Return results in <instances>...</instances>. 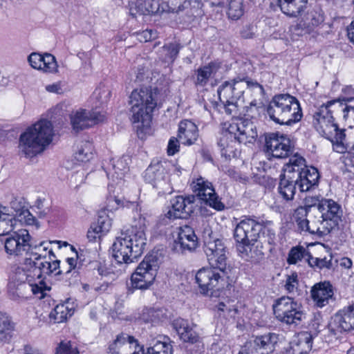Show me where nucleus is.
I'll return each mask as SVG.
<instances>
[{
    "mask_svg": "<svg viewBox=\"0 0 354 354\" xmlns=\"http://www.w3.org/2000/svg\"><path fill=\"white\" fill-rule=\"evenodd\" d=\"M198 136V127L191 120H182L178 124V138L183 145H193Z\"/></svg>",
    "mask_w": 354,
    "mask_h": 354,
    "instance_id": "nucleus-28",
    "label": "nucleus"
},
{
    "mask_svg": "<svg viewBox=\"0 0 354 354\" xmlns=\"http://www.w3.org/2000/svg\"><path fill=\"white\" fill-rule=\"evenodd\" d=\"M104 236L102 233L100 232L93 225L91 226L90 229L87 232V238L90 241H95L97 238H100Z\"/></svg>",
    "mask_w": 354,
    "mask_h": 354,
    "instance_id": "nucleus-62",
    "label": "nucleus"
},
{
    "mask_svg": "<svg viewBox=\"0 0 354 354\" xmlns=\"http://www.w3.org/2000/svg\"><path fill=\"white\" fill-rule=\"evenodd\" d=\"M279 335L268 333L254 337L252 354H275Z\"/></svg>",
    "mask_w": 354,
    "mask_h": 354,
    "instance_id": "nucleus-21",
    "label": "nucleus"
},
{
    "mask_svg": "<svg viewBox=\"0 0 354 354\" xmlns=\"http://www.w3.org/2000/svg\"><path fill=\"white\" fill-rule=\"evenodd\" d=\"M304 21L311 26H317L324 21V15L319 8L308 9L304 15Z\"/></svg>",
    "mask_w": 354,
    "mask_h": 354,
    "instance_id": "nucleus-46",
    "label": "nucleus"
},
{
    "mask_svg": "<svg viewBox=\"0 0 354 354\" xmlns=\"http://www.w3.org/2000/svg\"><path fill=\"white\" fill-rule=\"evenodd\" d=\"M163 317L162 310L156 308H147L143 310L142 319L145 322L156 323Z\"/></svg>",
    "mask_w": 354,
    "mask_h": 354,
    "instance_id": "nucleus-50",
    "label": "nucleus"
},
{
    "mask_svg": "<svg viewBox=\"0 0 354 354\" xmlns=\"http://www.w3.org/2000/svg\"><path fill=\"white\" fill-rule=\"evenodd\" d=\"M203 250L206 254L209 265L220 271L223 272L227 268V251L222 240L205 241Z\"/></svg>",
    "mask_w": 354,
    "mask_h": 354,
    "instance_id": "nucleus-16",
    "label": "nucleus"
},
{
    "mask_svg": "<svg viewBox=\"0 0 354 354\" xmlns=\"http://www.w3.org/2000/svg\"><path fill=\"white\" fill-rule=\"evenodd\" d=\"M281 10L290 17L302 16L308 0H278Z\"/></svg>",
    "mask_w": 354,
    "mask_h": 354,
    "instance_id": "nucleus-30",
    "label": "nucleus"
},
{
    "mask_svg": "<svg viewBox=\"0 0 354 354\" xmlns=\"http://www.w3.org/2000/svg\"><path fill=\"white\" fill-rule=\"evenodd\" d=\"M77 346L71 341L61 342L56 348L55 354H79Z\"/></svg>",
    "mask_w": 354,
    "mask_h": 354,
    "instance_id": "nucleus-51",
    "label": "nucleus"
},
{
    "mask_svg": "<svg viewBox=\"0 0 354 354\" xmlns=\"http://www.w3.org/2000/svg\"><path fill=\"white\" fill-rule=\"evenodd\" d=\"M12 324L10 317L2 312H0V340L7 342L11 337Z\"/></svg>",
    "mask_w": 354,
    "mask_h": 354,
    "instance_id": "nucleus-47",
    "label": "nucleus"
},
{
    "mask_svg": "<svg viewBox=\"0 0 354 354\" xmlns=\"http://www.w3.org/2000/svg\"><path fill=\"white\" fill-rule=\"evenodd\" d=\"M158 3L154 0H138L136 3V10L140 15H152L158 10Z\"/></svg>",
    "mask_w": 354,
    "mask_h": 354,
    "instance_id": "nucleus-44",
    "label": "nucleus"
},
{
    "mask_svg": "<svg viewBox=\"0 0 354 354\" xmlns=\"http://www.w3.org/2000/svg\"><path fill=\"white\" fill-rule=\"evenodd\" d=\"M173 326L183 342L191 344L198 342V333L189 326L187 320L178 318L174 320Z\"/></svg>",
    "mask_w": 354,
    "mask_h": 354,
    "instance_id": "nucleus-29",
    "label": "nucleus"
},
{
    "mask_svg": "<svg viewBox=\"0 0 354 354\" xmlns=\"http://www.w3.org/2000/svg\"><path fill=\"white\" fill-rule=\"evenodd\" d=\"M158 95L157 88L143 87L132 91L129 97L131 120L138 124V128L150 126L151 113L157 106Z\"/></svg>",
    "mask_w": 354,
    "mask_h": 354,
    "instance_id": "nucleus-6",
    "label": "nucleus"
},
{
    "mask_svg": "<svg viewBox=\"0 0 354 354\" xmlns=\"http://www.w3.org/2000/svg\"><path fill=\"white\" fill-rule=\"evenodd\" d=\"M278 187L279 194L286 201H292L296 192L297 180L288 174H281Z\"/></svg>",
    "mask_w": 354,
    "mask_h": 354,
    "instance_id": "nucleus-32",
    "label": "nucleus"
},
{
    "mask_svg": "<svg viewBox=\"0 0 354 354\" xmlns=\"http://www.w3.org/2000/svg\"><path fill=\"white\" fill-rule=\"evenodd\" d=\"M190 186L196 195H189L187 197L178 196L174 198L171 201V207L165 214L168 218H187L198 207L197 200L203 201L217 211L225 209V205L215 192L212 183L203 177H199L194 180Z\"/></svg>",
    "mask_w": 354,
    "mask_h": 354,
    "instance_id": "nucleus-1",
    "label": "nucleus"
},
{
    "mask_svg": "<svg viewBox=\"0 0 354 354\" xmlns=\"http://www.w3.org/2000/svg\"><path fill=\"white\" fill-rule=\"evenodd\" d=\"M46 275H44L42 277V278H41V279L35 277V279H37L39 280L38 282H39V285H38L37 283H32L33 280L31 282L28 283V288L30 289V290L32 291L33 295H36L39 293H42L43 290H44V279L46 278Z\"/></svg>",
    "mask_w": 354,
    "mask_h": 354,
    "instance_id": "nucleus-58",
    "label": "nucleus"
},
{
    "mask_svg": "<svg viewBox=\"0 0 354 354\" xmlns=\"http://www.w3.org/2000/svg\"><path fill=\"white\" fill-rule=\"evenodd\" d=\"M136 344H138L137 340L133 337L121 333L117 336L113 343L109 346V353L111 354H122L119 351L120 346H129L131 347V346H134Z\"/></svg>",
    "mask_w": 354,
    "mask_h": 354,
    "instance_id": "nucleus-41",
    "label": "nucleus"
},
{
    "mask_svg": "<svg viewBox=\"0 0 354 354\" xmlns=\"http://www.w3.org/2000/svg\"><path fill=\"white\" fill-rule=\"evenodd\" d=\"M104 119V115L96 110L80 109L72 111L70 120L72 129L76 133L89 128Z\"/></svg>",
    "mask_w": 354,
    "mask_h": 354,
    "instance_id": "nucleus-18",
    "label": "nucleus"
},
{
    "mask_svg": "<svg viewBox=\"0 0 354 354\" xmlns=\"http://www.w3.org/2000/svg\"><path fill=\"white\" fill-rule=\"evenodd\" d=\"M243 14V0H229L227 15L232 19L236 20Z\"/></svg>",
    "mask_w": 354,
    "mask_h": 354,
    "instance_id": "nucleus-49",
    "label": "nucleus"
},
{
    "mask_svg": "<svg viewBox=\"0 0 354 354\" xmlns=\"http://www.w3.org/2000/svg\"><path fill=\"white\" fill-rule=\"evenodd\" d=\"M219 68V65L215 62H210L207 65L200 67L196 71V80L195 83L200 86H205L212 74Z\"/></svg>",
    "mask_w": 354,
    "mask_h": 354,
    "instance_id": "nucleus-36",
    "label": "nucleus"
},
{
    "mask_svg": "<svg viewBox=\"0 0 354 354\" xmlns=\"http://www.w3.org/2000/svg\"><path fill=\"white\" fill-rule=\"evenodd\" d=\"M335 227H336L330 225L328 220L319 216V213L315 210L314 214L309 216V224L304 232L322 236L329 234Z\"/></svg>",
    "mask_w": 354,
    "mask_h": 354,
    "instance_id": "nucleus-27",
    "label": "nucleus"
},
{
    "mask_svg": "<svg viewBox=\"0 0 354 354\" xmlns=\"http://www.w3.org/2000/svg\"><path fill=\"white\" fill-rule=\"evenodd\" d=\"M93 146L88 141H82L77 147L75 157L80 162H88L93 158Z\"/></svg>",
    "mask_w": 354,
    "mask_h": 354,
    "instance_id": "nucleus-42",
    "label": "nucleus"
},
{
    "mask_svg": "<svg viewBox=\"0 0 354 354\" xmlns=\"http://www.w3.org/2000/svg\"><path fill=\"white\" fill-rule=\"evenodd\" d=\"M310 212L304 206L298 207L293 214V216L297 225L298 230L304 232L309 224V218H307L308 214Z\"/></svg>",
    "mask_w": 354,
    "mask_h": 354,
    "instance_id": "nucleus-45",
    "label": "nucleus"
},
{
    "mask_svg": "<svg viewBox=\"0 0 354 354\" xmlns=\"http://www.w3.org/2000/svg\"><path fill=\"white\" fill-rule=\"evenodd\" d=\"M138 39L140 42H147L156 37V32H153L152 30H146L140 32L138 35Z\"/></svg>",
    "mask_w": 354,
    "mask_h": 354,
    "instance_id": "nucleus-61",
    "label": "nucleus"
},
{
    "mask_svg": "<svg viewBox=\"0 0 354 354\" xmlns=\"http://www.w3.org/2000/svg\"><path fill=\"white\" fill-rule=\"evenodd\" d=\"M37 277V276H34V273L32 272V270H28V269L24 266V268H17L16 269V272L14 275L12 277V279L15 281L14 283L10 282L8 284V288L10 292L12 289H14L15 287V282L19 284L30 283L32 281V279Z\"/></svg>",
    "mask_w": 354,
    "mask_h": 354,
    "instance_id": "nucleus-38",
    "label": "nucleus"
},
{
    "mask_svg": "<svg viewBox=\"0 0 354 354\" xmlns=\"http://www.w3.org/2000/svg\"><path fill=\"white\" fill-rule=\"evenodd\" d=\"M310 292L313 300L319 308L326 306L330 300H333V288L329 281L315 283L312 287Z\"/></svg>",
    "mask_w": 354,
    "mask_h": 354,
    "instance_id": "nucleus-23",
    "label": "nucleus"
},
{
    "mask_svg": "<svg viewBox=\"0 0 354 354\" xmlns=\"http://www.w3.org/2000/svg\"><path fill=\"white\" fill-rule=\"evenodd\" d=\"M324 199L321 196H306L304 199V206L308 209L311 214H314L315 209L319 208L322 201Z\"/></svg>",
    "mask_w": 354,
    "mask_h": 354,
    "instance_id": "nucleus-53",
    "label": "nucleus"
},
{
    "mask_svg": "<svg viewBox=\"0 0 354 354\" xmlns=\"http://www.w3.org/2000/svg\"><path fill=\"white\" fill-rule=\"evenodd\" d=\"M9 203L10 208L12 209V212L10 211V213L14 218L17 216L21 221L22 216H31L24 197L12 196Z\"/></svg>",
    "mask_w": 354,
    "mask_h": 354,
    "instance_id": "nucleus-34",
    "label": "nucleus"
},
{
    "mask_svg": "<svg viewBox=\"0 0 354 354\" xmlns=\"http://www.w3.org/2000/svg\"><path fill=\"white\" fill-rule=\"evenodd\" d=\"M158 269V259L154 255H148L137 267L131 277V289L145 290L153 283Z\"/></svg>",
    "mask_w": 354,
    "mask_h": 354,
    "instance_id": "nucleus-9",
    "label": "nucleus"
},
{
    "mask_svg": "<svg viewBox=\"0 0 354 354\" xmlns=\"http://www.w3.org/2000/svg\"><path fill=\"white\" fill-rule=\"evenodd\" d=\"M202 6L201 0H185L182 4H180L176 12L183 11L187 9L189 6H192L194 8H199Z\"/></svg>",
    "mask_w": 354,
    "mask_h": 354,
    "instance_id": "nucleus-59",
    "label": "nucleus"
},
{
    "mask_svg": "<svg viewBox=\"0 0 354 354\" xmlns=\"http://www.w3.org/2000/svg\"><path fill=\"white\" fill-rule=\"evenodd\" d=\"M243 80L238 77L231 81L224 82L218 88L219 100L228 114L236 111L238 101L243 98L245 88Z\"/></svg>",
    "mask_w": 354,
    "mask_h": 354,
    "instance_id": "nucleus-12",
    "label": "nucleus"
},
{
    "mask_svg": "<svg viewBox=\"0 0 354 354\" xmlns=\"http://www.w3.org/2000/svg\"><path fill=\"white\" fill-rule=\"evenodd\" d=\"M241 37L245 39H250L252 38L254 35V32H253L252 27L250 26H247L243 28L241 32Z\"/></svg>",
    "mask_w": 354,
    "mask_h": 354,
    "instance_id": "nucleus-64",
    "label": "nucleus"
},
{
    "mask_svg": "<svg viewBox=\"0 0 354 354\" xmlns=\"http://www.w3.org/2000/svg\"><path fill=\"white\" fill-rule=\"evenodd\" d=\"M242 79L243 80V82L244 81L246 82L248 87L251 88H257L259 90V93L261 95L264 94V89H263V86L261 84H259L257 82L249 80H247L246 78H242Z\"/></svg>",
    "mask_w": 354,
    "mask_h": 354,
    "instance_id": "nucleus-63",
    "label": "nucleus"
},
{
    "mask_svg": "<svg viewBox=\"0 0 354 354\" xmlns=\"http://www.w3.org/2000/svg\"><path fill=\"white\" fill-rule=\"evenodd\" d=\"M237 140L234 139V134L230 133L229 128L223 133L218 145L221 149V156L226 158H234L236 156Z\"/></svg>",
    "mask_w": 354,
    "mask_h": 354,
    "instance_id": "nucleus-31",
    "label": "nucleus"
},
{
    "mask_svg": "<svg viewBox=\"0 0 354 354\" xmlns=\"http://www.w3.org/2000/svg\"><path fill=\"white\" fill-rule=\"evenodd\" d=\"M226 272L211 266L200 269L195 275L196 283L203 295H213L214 292L223 288Z\"/></svg>",
    "mask_w": 354,
    "mask_h": 354,
    "instance_id": "nucleus-11",
    "label": "nucleus"
},
{
    "mask_svg": "<svg viewBox=\"0 0 354 354\" xmlns=\"http://www.w3.org/2000/svg\"><path fill=\"white\" fill-rule=\"evenodd\" d=\"M305 162V159L303 157L295 155L290 158L288 162L284 166H297V171L299 172L303 167L306 166Z\"/></svg>",
    "mask_w": 354,
    "mask_h": 354,
    "instance_id": "nucleus-57",
    "label": "nucleus"
},
{
    "mask_svg": "<svg viewBox=\"0 0 354 354\" xmlns=\"http://www.w3.org/2000/svg\"><path fill=\"white\" fill-rule=\"evenodd\" d=\"M272 308L277 319L290 326L295 327L306 319L302 305L288 296L275 300Z\"/></svg>",
    "mask_w": 354,
    "mask_h": 354,
    "instance_id": "nucleus-8",
    "label": "nucleus"
},
{
    "mask_svg": "<svg viewBox=\"0 0 354 354\" xmlns=\"http://www.w3.org/2000/svg\"><path fill=\"white\" fill-rule=\"evenodd\" d=\"M66 263L68 265V268L64 271V269L59 268L53 272L55 275H62V279L66 281H68V283H75L78 281L79 272L75 269L77 260L75 258H67Z\"/></svg>",
    "mask_w": 354,
    "mask_h": 354,
    "instance_id": "nucleus-33",
    "label": "nucleus"
},
{
    "mask_svg": "<svg viewBox=\"0 0 354 354\" xmlns=\"http://www.w3.org/2000/svg\"><path fill=\"white\" fill-rule=\"evenodd\" d=\"M28 61L30 65L35 69L50 73L57 72L56 59L50 53L41 55L38 53H32L28 56Z\"/></svg>",
    "mask_w": 354,
    "mask_h": 354,
    "instance_id": "nucleus-22",
    "label": "nucleus"
},
{
    "mask_svg": "<svg viewBox=\"0 0 354 354\" xmlns=\"http://www.w3.org/2000/svg\"><path fill=\"white\" fill-rule=\"evenodd\" d=\"M16 219L10 213L9 207L0 212V236H6L14 232Z\"/></svg>",
    "mask_w": 354,
    "mask_h": 354,
    "instance_id": "nucleus-35",
    "label": "nucleus"
},
{
    "mask_svg": "<svg viewBox=\"0 0 354 354\" xmlns=\"http://www.w3.org/2000/svg\"><path fill=\"white\" fill-rule=\"evenodd\" d=\"M169 339L164 337V340L157 339L147 347L145 354H173V347Z\"/></svg>",
    "mask_w": 354,
    "mask_h": 354,
    "instance_id": "nucleus-37",
    "label": "nucleus"
},
{
    "mask_svg": "<svg viewBox=\"0 0 354 354\" xmlns=\"http://www.w3.org/2000/svg\"><path fill=\"white\" fill-rule=\"evenodd\" d=\"M144 227L133 225L121 233L112 245V255L125 271L127 265L134 261L143 252L146 245Z\"/></svg>",
    "mask_w": 354,
    "mask_h": 354,
    "instance_id": "nucleus-3",
    "label": "nucleus"
},
{
    "mask_svg": "<svg viewBox=\"0 0 354 354\" xmlns=\"http://www.w3.org/2000/svg\"><path fill=\"white\" fill-rule=\"evenodd\" d=\"M217 311L219 316L225 318L234 317L237 313V310L232 306L227 305L224 302H219L216 306Z\"/></svg>",
    "mask_w": 354,
    "mask_h": 354,
    "instance_id": "nucleus-55",
    "label": "nucleus"
},
{
    "mask_svg": "<svg viewBox=\"0 0 354 354\" xmlns=\"http://www.w3.org/2000/svg\"><path fill=\"white\" fill-rule=\"evenodd\" d=\"M179 140L175 137H172L169 140L167 146V153L169 156H173L179 151Z\"/></svg>",
    "mask_w": 354,
    "mask_h": 354,
    "instance_id": "nucleus-60",
    "label": "nucleus"
},
{
    "mask_svg": "<svg viewBox=\"0 0 354 354\" xmlns=\"http://www.w3.org/2000/svg\"><path fill=\"white\" fill-rule=\"evenodd\" d=\"M230 133L234 134V139L239 143H253L257 138L256 125L248 119H238L229 124Z\"/></svg>",
    "mask_w": 354,
    "mask_h": 354,
    "instance_id": "nucleus-17",
    "label": "nucleus"
},
{
    "mask_svg": "<svg viewBox=\"0 0 354 354\" xmlns=\"http://www.w3.org/2000/svg\"><path fill=\"white\" fill-rule=\"evenodd\" d=\"M319 178V174L315 167L305 166L298 172L295 180H297L300 191L304 192L317 185Z\"/></svg>",
    "mask_w": 354,
    "mask_h": 354,
    "instance_id": "nucleus-26",
    "label": "nucleus"
},
{
    "mask_svg": "<svg viewBox=\"0 0 354 354\" xmlns=\"http://www.w3.org/2000/svg\"><path fill=\"white\" fill-rule=\"evenodd\" d=\"M176 236L174 235V241L170 244V248L176 253L183 254L186 251L194 250L198 244V239L194 230L188 225L178 228Z\"/></svg>",
    "mask_w": 354,
    "mask_h": 354,
    "instance_id": "nucleus-19",
    "label": "nucleus"
},
{
    "mask_svg": "<svg viewBox=\"0 0 354 354\" xmlns=\"http://www.w3.org/2000/svg\"><path fill=\"white\" fill-rule=\"evenodd\" d=\"M52 243L57 244L58 248H61L63 245H70L67 242L61 241H42L38 245L30 243V248L24 259V266L28 270H32L34 276H37L38 279L42 278L44 275L49 276L59 268L60 261L55 259V256L53 249L49 248V245Z\"/></svg>",
    "mask_w": 354,
    "mask_h": 354,
    "instance_id": "nucleus-4",
    "label": "nucleus"
},
{
    "mask_svg": "<svg viewBox=\"0 0 354 354\" xmlns=\"http://www.w3.org/2000/svg\"><path fill=\"white\" fill-rule=\"evenodd\" d=\"M319 216H323L329 221L330 225L337 227L341 221L342 211L339 205L332 199L322 201L319 209H315Z\"/></svg>",
    "mask_w": 354,
    "mask_h": 354,
    "instance_id": "nucleus-25",
    "label": "nucleus"
},
{
    "mask_svg": "<svg viewBox=\"0 0 354 354\" xmlns=\"http://www.w3.org/2000/svg\"><path fill=\"white\" fill-rule=\"evenodd\" d=\"M299 283L298 274L293 272L286 275L283 287L288 293H293L298 289Z\"/></svg>",
    "mask_w": 354,
    "mask_h": 354,
    "instance_id": "nucleus-52",
    "label": "nucleus"
},
{
    "mask_svg": "<svg viewBox=\"0 0 354 354\" xmlns=\"http://www.w3.org/2000/svg\"><path fill=\"white\" fill-rule=\"evenodd\" d=\"M346 101L348 104H343L339 100L328 101L322 104L314 115L323 136L331 141L334 149L338 153H344L346 150L344 145L345 129L339 128L333 114L343 112L345 120L349 117L354 118V98L347 99Z\"/></svg>",
    "mask_w": 354,
    "mask_h": 354,
    "instance_id": "nucleus-2",
    "label": "nucleus"
},
{
    "mask_svg": "<svg viewBox=\"0 0 354 354\" xmlns=\"http://www.w3.org/2000/svg\"><path fill=\"white\" fill-rule=\"evenodd\" d=\"M127 169L126 160L120 158L113 162L111 169L109 168L106 171V175L109 178H111L113 182H115L118 180H122Z\"/></svg>",
    "mask_w": 354,
    "mask_h": 354,
    "instance_id": "nucleus-40",
    "label": "nucleus"
},
{
    "mask_svg": "<svg viewBox=\"0 0 354 354\" xmlns=\"http://www.w3.org/2000/svg\"><path fill=\"white\" fill-rule=\"evenodd\" d=\"M305 250L302 247L292 248L288 254L287 261L289 264H295L301 261Z\"/></svg>",
    "mask_w": 354,
    "mask_h": 354,
    "instance_id": "nucleus-56",
    "label": "nucleus"
},
{
    "mask_svg": "<svg viewBox=\"0 0 354 354\" xmlns=\"http://www.w3.org/2000/svg\"><path fill=\"white\" fill-rule=\"evenodd\" d=\"M73 314L72 308L64 304L57 305L50 313L49 318L54 323H62Z\"/></svg>",
    "mask_w": 354,
    "mask_h": 354,
    "instance_id": "nucleus-39",
    "label": "nucleus"
},
{
    "mask_svg": "<svg viewBox=\"0 0 354 354\" xmlns=\"http://www.w3.org/2000/svg\"><path fill=\"white\" fill-rule=\"evenodd\" d=\"M266 147L273 157L284 158L293 152L294 143L287 135L271 133L266 137Z\"/></svg>",
    "mask_w": 354,
    "mask_h": 354,
    "instance_id": "nucleus-15",
    "label": "nucleus"
},
{
    "mask_svg": "<svg viewBox=\"0 0 354 354\" xmlns=\"http://www.w3.org/2000/svg\"><path fill=\"white\" fill-rule=\"evenodd\" d=\"M262 229V223L250 218H245L236 224L234 238L241 245L238 248L241 253H244L245 246L253 245L259 241Z\"/></svg>",
    "mask_w": 354,
    "mask_h": 354,
    "instance_id": "nucleus-10",
    "label": "nucleus"
},
{
    "mask_svg": "<svg viewBox=\"0 0 354 354\" xmlns=\"http://www.w3.org/2000/svg\"><path fill=\"white\" fill-rule=\"evenodd\" d=\"M313 336L308 331H301L294 337L286 354H307L312 348Z\"/></svg>",
    "mask_w": 354,
    "mask_h": 354,
    "instance_id": "nucleus-24",
    "label": "nucleus"
},
{
    "mask_svg": "<svg viewBox=\"0 0 354 354\" xmlns=\"http://www.w3.org/2000/svg\"><path fill=\"white\" fill-rule=\"evenodd\" d=\"M262 230L261 231L259 241L261 243H268V245H274L275 243L276 235L274 232L262 224Z\"/></svg>",
    "mask_w": 354,
    "mask_h": 354,
    "instance_id": "nucleus-54",
    "label": "nucleus"
},
{
    "mask_svg": "<svg viewBox=\"0 0 354 354\" xmlns=\"http://www.w3.org/2000/svg\"><path fill=\"white\" fill-rule=\"evenodd\" d=\"M267 113L275 123L286 126L297 123L303 116L299 100L288 93L275 95L268 106Z\"/></svg>",
    "mask_w": 354,
    "mask_h": 354,
    "instance_id": "nucleus-7",
    "label": "nucleus"
},
{
    "mask_svg": "<svg viewBox=\"0 0 354 354\" xmlns=\"http://www.w3.org/2000/svg\"><path fill=\"white\" fill-rule=\"evenodd\" d=\"M111 224V218L106 215L104 212H102L100 213L97 221L91 225L102 233L103 235H105L110 230Z\"/></svg>",
    "mask_w": 354,
    "mask_h": 354,
    "instance_id": "nucleus-48",
    "label": "nucleus"
},
{
    "mask_svg": "<svg viewBox=\"0 0 354 354\" xmlns=\"http://www.w3.org/2000/svg\"><path fill=\"white\" fill-rule=\"evenodd\" d=\"M53 136L52 123L47 120H40L21 134L19 151L26 157H34L52 142Z\"/></svg>",
    "mask_w": 354,
    "mask_h": 354,
    "instance_id": "nucleus-5",
    "label": "nucleus"
},
{
    "mask_svg": "<svg viewBox=\"0 0 354 354\" xmlns=\"http://www.w3.org/2000/svg\"><path fill=\"white\" fill-rule=\"evenodd\" d=\"M180 50V46L177 44L170 43L165 45L160 51V57L166 63H172L177 57Z\"/></svg>",
    "mask_w": 354,
    "mask_h": 354,
    "instance_id": "nucleus-43",
    "label": "nucleus"
},
{
    "mask_svg": "<svg viewBox=\"0 0 354 354\" xmlns=\"http://www.w3.org/2000/svg\"><path fill=\"white\" fill-rule=\"evenodd\" d=\"M167 166L168 163L166 161L153 160L144 174L145 182L151 184L153 187L160 189L159 193L163 194L172 192L167 169Z\"/></svg>",
    "mask_w": 354,
    "mask_h": 354,
    "instance_id": "nucleus-13",
    "label": "nucleus"
},
{
    "mask_svg": "<svg viewBox=\"0 0 354 354\" xmlns=\"http://www.w3.org/2000/svg\"><path fill=\"white\" fill-rule=\"evenodd\" d=\"M328 328L334 335L354 329V304L337 312L332 317Z\"/></svg>",
    "mask_w": 354,
    "mask_h": 354,
    "instance_id": "nucleus-20",
    "label": "nucleus"
},
{
    "mask_svg": "<svg viewBox=\"0 0 354 354\" xmlns=\"http://www.w3.org/2000/svg\"><path fill=\"white\" fill-rule=\"evenodd\" d=\"M31 236L28 230L21 229L14 231L4 239L6 254L13 257H26L30 248Z\"/></svg>",
    "mask_w": 354,
    "mask_h": 354,
    "instance_id": "nucleus-14",
    "label": "nucleus"
}]
</instances>
